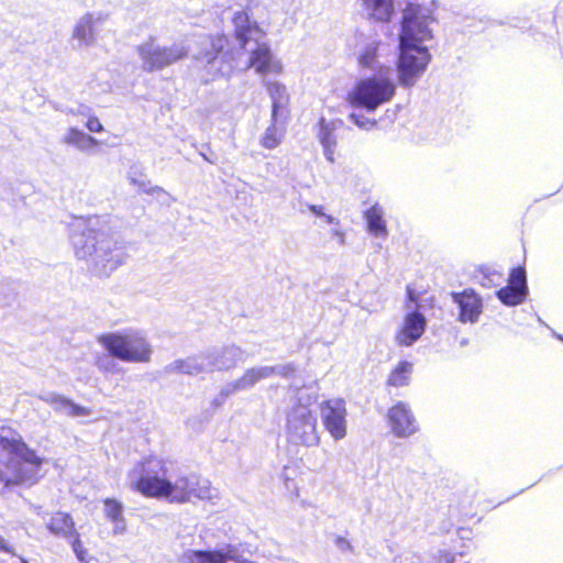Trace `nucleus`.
Here are the masks:
<instances>
[{"mask_svg":"<svg viewBox=\"0 0 563 563\" xmlns=\"http://www.w3.org/2000/svg\"><path fill=\"white\" fill-rule=\"evenodd\" d=\"M129 477L130 488L145 498L185 504L202 497L197 476L181 475L173 482L168 477L167 461L154 455L139 461Z\"/></svg>","mask_w":563,"mask_h":563,"instance_id":"1","label":"nucleus"},{"mask_svg":"<svg viewBox=\"0 0 563 563\" xmlns=\"http://www.w3.org/2000/svg\"><path fill=\"white\" fill-rule=\"evenodd\" d=\"M75 255L90 262L95 271L109 275L123 263V253L114 241L99 227V219H89L85 229L76 232Z\"/></svg>","mask_w":563,"mask_h":563,"instance_id":"2","label":"nucleus"},{"mask_svg":"<svg viewBox=\"0 0 563 563\" xmlns=\"http://www.w3.org/2000/svg\"><path fill=\"white\" fill-rule=\"evenodd\" d=\"M413 18L406 13L399 37L400 54L398 59L399 82L406 87L412 86L417 81L430 62L428 49L420 45L423 38L416 37L413 34Z\"/></svg>","mask_w":563,"mask_h":563,"instance_id":"3","label":"nucleus"},{"mask_svg":"<svg viewBox=\"0 0 563 563\" xmlns=\"http://www.w3.org/2000/svg\"><path fill=\"white\" fill-rule=\"evenodd\" d=\"M98 342L118 360L133 363L151 361L152 347L145 336L137 331L101 334Z\"/></svg>","mask_w":563,"mask_h":563,"instance_id":"4","label":"nucleus"},{"mask_svg":"<svg viewBox=\"0 0 563 563\" xmlns=\"http://www.w3.org/2000/svg\"><path fill=\"white\" fill-rule=\"evenodd\" d=\"M394 82L383 76H373L358 80L346 95L347 103L353 108H364L369 112L389 102L395 96Z\"/></svg>","mask_w":563,"mask_h":563,"instance_id":"5","label":"nucleus"},{"mask_svg":"<svg viewBox=\"0 0 563 563\" xmlns=\"http://www.w3.org/2000/svg\"><path fill=\"white\" fill-rule=\"evenodd\" d=\"M288 424L291 434L300 444L311 446L319 442L316 416L306 406L298 405L292 409Z\"/></svg>","mask_w":563,"mask_h":563,"instance_id":"6","label":"nucleus"},{"mask_svg":"<svg viewBox=\"0 0 563 563\" xmlns=\"http://www.w3.org/2000/svg\"><path fill=\"white\" fill-rule=\"evenodd\" d=\"M321 418L324 429L334 440L346 435V408L343 399H329L321 404Z\"/></svg>","mask_w":563,"mask_h":563,"instance_id":"7","label":"nucleus"},{"mask_svg":"<svg viewBox=\"0 0 563 563\" xmlns=\"http://www.w3.org/2000/svg\"><path fill=\"white\" fill-rule=\"evenodd\" d=\"M452 301L457 306V320L462 323H475L483 313V298L473 288L451 294Z\"/></svg>","mask_w":563,"mask_h":563,"instance_id":"8","label":"nucleus"},{"mask_svg":"<svg viewBox=\"0 0 563 563\" xmlns=\"http://www.w3.org/2000/svg\"><path fill=\"white\" fill-rule=\"evenodd\" d=\"M527 276L523 266H517L509 273L506 286L497 290V298L507 306H517L521 303L527 296Z\"/></svg>","mask_w":563,"mask_h":563,"instance_id":"9","label":"nucleus"},{"mask_svg":"<svg viewBox=\"0 0 563 563\" xmlns=\"http://www.w3.org/2000/svg\"><path fill=\"white\" fill-rule=\"evenodd\" d=\"M426 328L427 319L421 312H408L395 333V342L399 346H411L423 335Z\"/></svg>","mask_w":563,"mask_h":563,"instance_id":"10","label":"nucleus"},{"mask_svg":"<svg viewBox=\"0 0 563 563\" xmlns=\"http://www.w3.org/2000/svg\"><path fill=\"white\" fill-rule=\"evenodd\" d=\"M246 68H253L260 75L279 74L283 70L280 62L274 58L266 42H257L256 47L250 53Z\"/></svg>","mask_w":563,"mask_h":563,"instance_id":"11","label":"nucleus"},{"mask_svg":"<svg viewBox=\"0 0 563 563\" xmlns=\"http://www.w3.org/2000/svg\"><path fill=\"white\" fill-rule=\"evenodd\" d=\"M233 36L238 41L240 48L245 49L250 41H257L264 36V31L245 11H236L232 16Z\"/></svg>","mask_w":563,"mask_h":563,"instance_id":"12","label":"nucleus"},{"mask_svg":"<svg viewBox=\"0 0 563 563\" xmlns=\"http://www.w3.org/2000/svg\"><path fill=\"white\" fill-rule=\"evenodd\" d=\"M387 420L397 437H408L416 431V420L408 405L402 401H398L389 408Z\"/></svg>","mask_w":563,"mask_h":563,"instance_id":"13","label":"nucleus"},{"mask_svg":"<svg viewBox=\"0 0 563 563\" xmlns=\"http://www.w3.org/2000/svg\"><path fill=\"white\" fill-rule=\"evenodd\" d=\"M137 53L148 73L166 67L163 46H154L152 41L137 46Z\"/></svg>","mask_w":563,"mask_h":563,"instance_id":"14","label":"nucleus"},{"mask_svg":"<svg viewBox=\"0 0 563 563\" xmlns=\"http://www.w3.org/2000/svg\"><path fill=\"white\" fill-rule=\"evenodd\" d=\"M46 528L52 534L62 538H69L77 531L74 519L64 511L54 512L46 523Z\"/></svg>","mask_w":563,"mask_h":563,"instance_id":"15","label":"nucleus"},{"mask_svg":"<svg viewBox=\"0 0 563 563\" xmlns=\"http://www.w3.org/2000/svg\"><path fill=\"white\" fill-rule=\"evenodd\" d=\"M412 371L413 364L411 362L406 360L399 361L390 371L386 386L396 388L408 386Z\"/></svg>","mask_w":563,"mask_h":563,"instance_id":"16","label":"nucleus"},{"mask_svg":"<svg viewBox=\"0 0 563 563\" xmlns=\"http://www.w3.org/2000/svg\"><path fill=\"white\" fill-rule=\"evenodd\" d=\"M364 217L367 223V230L375 236L385 238L387 235L386 221L383 218V209L378 205L369 207Z\"/></svg>","mask_w":563,"mask_h":563,"instance_id":"17","label":"nucleus"},{"mask_svg":"<svg viewBox=\"0 0 563 563\" xmlns=\"http://www.w3.org/2000/svg\"><path fill=\"white\" fill-rule=\"evenodd\" d=\"M63 142L73 145L81 151L96 147L100 142L93 136L86 134L77 128H69L63 137Z\"/></svg>","mask_w":563,"mask_h":563,"instance_id":"18","label":"nucleus"},{"mask_svg":"<svg viewBox=\"0 0 563 563\" xmlns=\"http://www.w3.org/2000/svg\"><path fill=\"white\" fill-rule=\"evenodd\" d=\"M363 5L369 16L380 22L389 21L394 11L393 0H363Z\"/></svg>","mask_w":563,"mask_h":563,"instance_id":"19","label":"nucleus"},{"mask_svg":"<svg viewBox=\"0 0 563 563\" xmlns=\"http://www.w3.org/2000/svg\"><path fill=\"white\" fill-rule=\"evenodd\" d=\"M228 550H192L186 554L187 563H227Z\"/></svg>","mask_w":563,"mask_h":563,"instance_id":"20","label":"nucleus"},{"mask_svg":"<svg viewBox=\"0 0 563 563\" xmlns=\"http://www.w3.org/2000/svg\"><path fill=\"white\" fill-rule=\"evenodd\" d=\"M319 141L324 148V155L331 163L334 162V147L336 145L334 136V126L330 125L324 121L320 120Z\"/></svg>","mask_w":563,"mask_h":563,"instance_id":"21","label":"nucleus"},{"mask_svg":"<svg viewBox=\"0 0 563 563\" xmlns=\"http://www.w3.org/2000/svg\"><path fill=\"white\" fill-rule=\"evenodd\" d=\"M74 37L85 44H90L95 37L93 21L90 15L82 18L75 26Z\"/></svg>","mask_w":563,"mask_h":563,"instance_id":"22","label":"nucleus"},{"mask_svg":"<svg viewBox=\"0 0 563 563\" xmlns=\"http://www.w3.org/2000/svg\"><path fill=\"white\" fill-rule=\"evenodd\" d=\"M163 48L166 67L187 58L189 55L188 46L181 43H174L170 46H163Z\"/></svg>","mask_w":563,"mask_h":563,"instance_id":"23","label":"nucleus"},{"mask_svg":"<svg viewBox=\"0 0 563 563\" xmlns=\"http://www.w3.org/2000/svg\"><path fill=\"white\" fill-rule=\"evenodd\" d=\"M211 52H206L203 56L209 63L213 62L219 54H221L229 44V38L223 33H217L209 36Z\"/></svg>","mask_w":563,"mask_h":563,"instance_id":"24","label":"nucleus"},{"mask_svg":"<svg viewBox=\"0 0 563 563\" xmlns=\"http://www.w3.org/2000/svg\"><path fill=\"white\" fill-rule=\"evenodd\" d=\"M102 503L104 506V516L111 522L123 521V506L118 499L108 497L104 498Z\"/></svg>","mask_w":563,"mask_h":563,"instance_id":"25","label":"nucleus"},{"mask_svg":"<svg viewBox=\"0 0 563 563\" xmlns=\"http://www.w3.org/2000/svg\"><path fill=\"white\" fill-rule=\"evenodd\" d=\"M266 88L269 92V96L273 99V106H272V117L275 120L277 117L278 109L280 108V99L284 96L285 87L276 81H268L266 82Z\"/></svg>","mask_w":563,"mask_h":563,"instance_id":"26","label":"nucleus"},{"mask_svg":"<svg viewBox=\"0 0 563 563\" xmlns=\"http://www.w3.org/2000/svg\"><path fill=\"white\" fill-rule=\"evenodd\" d=\"M276 119H273V123L266 129L262 136L261 145L267 150L277 147L282 141V135L276 128Z\"/></svg>","mask_w":563,"mask_h":563,"instance_id":"27","label":"nucleus"},{"mask_svg":"<svg viewBox=\"0 0 563 563\" xmlns=\"http://www.w3.org/2000/svg\"><path fill=\"white\" fill-rule=\"evenodd\" d=\"M15 455H18L22 461L38 467L42 464V459L37 456L36 452L27 446V444L22 440L19 450Z\"/></svg>","mask_w":563,"mask_h":563,"instance_id":"28","label":"nucleus"},{"mask_svg":"<svg viewBox=\"0 0 563 563\" xmlns=\"http://www.w3.org/2000/svg\"><path fill=\"white\" fill-rule=\"evenodd\" d=\"M55 401L62 405L63 407L68 408V413L73 417L88 416L91 413L90 408L77 405L68 398L58 397L55 399Z\"/></svg>","mask_w":563,"mask_h":563,"instance_id":"29","label":"nucleus"},{"mask_svg":"<svg viewBox=\"0 0 563 563\" xmlns=\"http://www.w3.org/2000/svg\"><path fill=\"white\" fill-rule=\"evenodd\" d=\"M271 372H272V368H251V369H247L244 373L243 377H242V382H243L244 385H254L255 383H257L262 378L268 376Z\"/></svg>","mask_w":563,"mask_h":563,"instance_id":"30","label":"nucleus"},{"mask_svg":"<svg viewBox=\"0 0 563 563\" xmlns=\"http://www.w3.org/2000/svg\"><path fill=\"white\" fill-rule=\"evenodd\" d=\"M377 57V47L376 46H367L358 57V63L365 67L371 68L374 65V62Z\"/></svg>","mask_w":563,"mask_h":563,"instance_id":"31","label":"nucleus"},{"mask_svg":"<svg viewBox=\"0 0 563 563\" xmlns=\"http://www.w3.org/2000/svg\"><path fill=\"white\" fill-rule=\"evenodd\" d=\"M69 538L71 539L70 544H71L73 551L75 552L77 559L81 562H85L87 551H86L84 543L80 539V534L76 531V533Z\"/></svg>","mask_w":563,"mask_h":563,"instance_id":"32","label":"nucleus"},{"mask_svg":"<svg viewBox=\"0 0 563 563\" xmlns=\"http://www.w3.org/2000/svg\"><path fill=\"white\" fill-rule=\"evenodd\" d=\"M21 442H22L21 438L20 439H9L5 437H0V450L15 455Z\"/></svg>","mask_w":563,"mask_h":563,"instance_id":"33","label":"nucleus"},{"mask_svg":"<svg viewBox=\"0 0 563 563\" xmlns=\"http://www.w3.org/2000/svg\"><path fill=\"white\" fill-rule=\"evenodd\" d=\"M349 118L354 124H356L361 129H371L374 128L377 123L375 119H367L356 113H351Z\"/></svg>","mask_w":563,"mask_h":563,"instance_id":"34","label":"nucleus"},{"mask_svg":"<svg viewBox=\"0 0 563 563\" xmlns=\"http://www.w3.org/2000/svg\"><path fill=\"white\" fill-rule=\"evenodd\" d=\"M85 126L87 128V130L95 133H101L104 130L103 124L96 115H89Z\"/></svg>","mask_w":563,"mask_h":563,"instance_id":"35","label":"nucleus"},{"mask_svg":"<svg viewBox=\"0 0 563 563\" xmlns=\"http://www.w3.org/2000/svg\"><path fill=\"white\" fill-rule=\"evenodd\" d=\"M455 555L449 551H440L433 560V563H454Z\"/></svg>","mask_w":563,"mask_h":563,"instance_id":"36","label":"nucleus"},{"mask_svg":"<svg viewBox=\"0 0 563 563\" xmlns=\"http://www.w3.org/2000/svg\"><path fill=\"white\" fill-rule=\"evenodd\" d=\"M144 194L155 196L157 198H167L169 194L159 186H153L143 190Z\"/></svg>","mask_w":563,"mask_h":563,"instance_id":"37","label":"nucleus"},{"mask_svg":"<svg viewBox=\"0 0 563 563\" xmlns=\"http://www.w3.org/2000/svg\"><path fill=\"white\" fill-rule=\"evenodd\" d=\"M407 300L411 303L418 305L420 296L410 286H407Z\"/></svg>","mask_w":563,"mask_h":563,"instance_id":"38","label":"nucleus"},{"mask_svg":"<svg viewBox=\"0 0 563 563\" xmlns=\"http://www.w3.org/2000/svg\"><path fill=\"white\" fill-rule=\"evenodd\" d=\"M309 209L316 214V216H319V217H322L324 216L323 211H322V206H316V205H310L309 206Z\"/></svg>","mask_w":563,"mask_h":563,"instance_id":"39","label":"nucleus"},{"mask_svg":"<svg viewBox=\"0 0 563 563\" xmlns=\"http://www.w3.org/2000/svg\"><path fill=\"white\" fill-rule=\"evenodd\" d=\"M10 547L5 543V540L0 536V552H10Z\"/></svg>","mask_w":563,"mask_h":563,"instance_id":"40","label":"nucleus"},{"mask_svg":"<svg viewBox=\"0 0 563 563\" xmlns=\"http://www.w3.org/2000/svg\"><path fill=\"white\" fill-rule=\"evenodd\" d=\"M489 275H492V276H497L498 278H500V277H501V274H500V273H497V272H488V273H486V274H485V276H489Z\"/></svg>","mask_w":563,"mask_h":563,"instance_id":"41","label":"nucleus"},{"mask_svg":"<svg viewBox=\"0 0 563 563\" xmlns=\"http://www.w3.org/2000/svg\"><path fill=\"white\" fill-rule=\"evenodd\" d=\"M323 217L325 218V221H327L329 224L333 223V218H332L331 216H329V214H324Z\"/></svg>","mask_w":563,"mask_h":563,"instance_id":"42","label":"nucleus"},{"mask_svg":"<svg viewBox=\"0 0 563 563\" xmlns=\"http://www.w3.org/2000/svg\"><path fill=\"white\" fill-rule=\"evenodd\" d=\"M455 554L463 555L464 554V550L455 549Z\"/></svg>","mask_w":563,"mask_h":563,"instance_id":"43","label":"nucleus"}]
</instances>
